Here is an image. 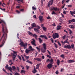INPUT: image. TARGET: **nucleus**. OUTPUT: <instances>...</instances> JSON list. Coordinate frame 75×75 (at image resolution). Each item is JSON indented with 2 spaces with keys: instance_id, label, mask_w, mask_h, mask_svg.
Here are the masks:
<instances>
[{
  "instance_id": "nucleus-21",
  "label": "nucleus",
  "mask_w": 75,
  "mask_h": 75,
  "mask_svg": "<svg viewBox=\"0 0 75 75\" xmlns=\"http://www.w3.org/2000/svg\"><path fill=\"white\" fill-rule=\"evenodd\" d=\"M8 69L11 72H12V68H11V67H9Z\"/></svg>"
},
{
  "instance_id": "nucleus-55",
  "label": "nucleus",
  "mask_w": 75,
  "mask_h": 75,
  "mask_svg": "<svg viewBox=\"0 0 75 75\" xmlns=\"http://www.w3.org/2000/svg\"><path fill=\"white\" fill-rule=\"evenodd\" d=\"M55 13L54 12V11H53L52 12V14H55Z\"/></svg>"
},
{
  "instance_id": "nucleus-4",
  "label": "nucleus",
  "mask_w": 75,
  "mask_h": 75,
  "mask_svg": "<svg viewBox=\"0 0 75 75\" xmlns=\"http://www.w3.org/2000/svg\"><path fill=\"white\" fill-rule=\"evenodd\" d=\"M13 54H11V55L13 57V62H14L15 61V59H16V57L17 56V52L15 51H13Z\"/></svg>"
},
{
  "instance_id": "nucleus-64",
  "label": "nucleus",
  "mask_w": 75,
  "mask_h": 75,
  "mask_svg": "<svg viewBox=\"0 0 75 75\" xmlns=\"http://www.w3.org/2000/svg\"><path fill=\"white\" fill-rule=\"evenodd\" d=\"M64 1H65V0H63L62 1V4H64Z\"/></svg>"
},
{
  "instance_id": "nucleus-38",
  "label": "nucleus",
  "mask_w": 75,
  "mask_h": 75,
  "mask_svg": "<svg viewBox=\"0 0 75 75\" xmlns=\"http://www.w3.org/2000/svg\"><path fill=\"white\" fill-rule=\"evenodd\" d=\"M57 43L58 45H59V46H60V47L61 46V44L60 43V42H59V41H58Z\"/></svg>"
},
{
  "instance_id": "nucleus-36",
  "label": "nucleus",
  "mask_w": 75,
  "mask_h": 75,
  "mask_svg": "<svg viewBox=\"0 0 75 75\" xmlns=\"http://www.w3.org/2000/svg\"><path fill=\"white\" fill-rule=\"evenodd\" d=\"M61 28V26H58L57 27V30H59Z\"/></svg>"
},
{
  "instance_id": "nucleus-47",
  "label": "nucleus",
  "mask_w": 75,
  "mask_h": 75,
  "mask_svg": "<svg viewBox=\"0 0 75 75\" xmlns=\"http://www.w3.org/2000/svg\"><path fill=\"white\" fill-rule=\"evenodd\" d=\"M8 67V65L7 64L6 65V67H5V68H6V69H8V67Z\"/></svg>"
},
{
  "instance_id": "nucleus-40",
  "label": "nucleus",
  "mask_w": 75,
  "mask_h": 75,
  "mask_svg": "<svg viewBox=\"0 0 75 75\" xmlns=\"http://www.w3.org/2000/svg\"><path fill=\"white\" fill-rule=\"evenodd\" d=\"M32 10H36V8L35 7H34V6H32Z\"/></svg>"
},
{
  "instance_id": "nucleus-17",
  "label": "nucleus",
  "mask_w": 75,
  "mask_h": 75,
  "mask_svg": "<svg viewBox=\"0 0 75 75\" xmlns=\"http://www.w3.org/2000/svg\"><path fill=\"white\" fill-rule=\"evenodd\" d=\"M29 49L30 51H33L34 50V49L32 48L31 46H29Z\"/></svg>"
},
{
  "instance_id": "nucleus-6",
  "label": "nucleus",
  "mask_w": 75,
  "mask_h": 75,
  "mask_svg": "<svg viewBox=\"0 0 75 75\" xmlns=\"http://www.w3.org/2000/svg\"><path fill=\"white\" fill-rule=\"evenodd\" d=\"M52 63L48 64L47 65V67L49 69H51L52 67Z\"/></svg>"
},
{
  "instance_id": "nucleus-16",
  "label": "nucleus",
  "mask_w": 75,
  "mask_h": 75,
  "mask_svg": "<svg viewBox=\"0 0 75 75\" xmlns=\"http://www.w3.org/2000/svg\"><path fill=\"white\" fill-rule=\"evenodd\" d=\"M53 9L55 11H59V8H57V7H53Z\"/></svg>"
},
{
  "instance_id": "nucleus-63",
  "label": "nucleus",
  "mask_w": 75,
  "mask_h": 75,
  "mask_svg": "<svg viewBox=\"0 0 75 75\" xmlns=\"http://www.w3.org/2000/svg\"><path fill=\"white\" fill-rule=\"evenodd\" d=\"M21 67L22 68V69H24V67L23 66H21Z\"/></svg>"
},
{
  "instance_id": "nucleus-14",
  "label": "nucleus",
  "mask_w": 75,
  "mask_h": 75,
  "mask_svg": "<svg viewBox=\"0 0 75 75\" xmlns=\"http://www.w3.org/2000/svg\"><path fill=\"white\" fill-rule=\"evenodd\" d=\"M43 17L42 16H40L39 17V20L40 21H43V19H42V18Z\"/></svg>"
},
{
  "instance_id": "nucleus-31",
  "label": "nucleus",
  "mask_w": 75,
  "mask_h": 75,
  "mask_svg": "<svg viewBox=\"0 0 75 75\" xmlns=\"http://www.w3.org/2000/svg\"><path fill=\"white\" fill-rule=\"evenodd\" d=\"M34 30L36 33L38 32L39 31V30L38 29H36V28H34Z\"/></svg>"
},
{
  "instance_id": "nucleus-43",
  "label": "nucleus",
  "mask_w": 75,
  "mask_h": 75,
  "mask_svg": "<svg viewBox=\"0 0 75 75\" xmlns=\"http://www.w3.org/2000/svg\"><path fill=\"white\" fill-rule=\"evenodd\" d=\"M64 44H65V43H68V44H69V42H68V41H67V40H66V41H64Z\"/></svg>"
},
{
  "instance_id": "nucleus-57",
  "label": "nucleus",
  "mask_w": 75,
  "mask_h": 75,
  "mask_svg": "<svg viewBox=\"0 0 75 75\" xmlns=\"http://www.w3.org/2000/svg\"><path fill=\"white\" fill-rule=\"evenodd\" d=\"M65 37H66V35H64V36L62 38L64 39L65 38Z\"/></svg>"
},
{
  "instance_id": "nucleus-39",
  "label": "nucleus",
  "mask_w": 75,
  "mask_h": 75,
  "mask_svg": "<svg viewBox=\"0 0 75 75\" xmlns=\"http://www.w3.org/2000/svg\"><path fill=\"white\" fill-rule=\"evenodd\" d=\"M71 48H74V44H72L71 45Z\"/></svg>"
},
{
  "instance_id": "nucleus-54",
  "label": "nucleus",
  "mask_w": 75,
  "mask_h": 75,
  "mask_svg": "<svg viewBox=\"0 0 75 75\" xmlns=\"http://www.w3.org/2000/svg\"><path fill=\"white\" fill-rule=\"evenodd\" d=\"M22 59L23 60V61H25V59H24V58L23 57H22Z\"/></svg>"
},
{
  "instance_id": "nucleus-12",
  "label": "nucleus",
  "mask_w": 75,
  "mask_h": 75,
  "mask_svg": "<svg viewBox=\"0 0 75 75\" xmlns=\"http://www.w3.org/2000/svg\"><path fill=\"white\" fill-rule=\"evenodd\" d=\"M53 4V2L52 1H49L48 3V6H51L52 4Z\"/></svg>"
},
{
  "instance_id": "nucleus-49",
  "label": "nucleus",
  "mask_w": 75,
  "mask_h": 75,
  "mask_svg": "<svg viewBox=\"0 0 75 75\" xmlns=\"http://www.w3.org/2000/svg\"><path fill=\"white\" fill-rule=\"evenodd\" d=\"M33 28V26L31 27H29V29L30 30H31V29H32V28Z\"/></svg>"
},
{
  "instance_id": "nucleus-44",
  "label": "nucleus",
  "mask_w": 75,
  "mask_h": 75,
  "mask_svg": "<svg viewBox=\"0 0 75 75\" xmlns=\"http://www.w3.org/2000/svg\"><path fill=\"white\" fill-rule=\"evenodd\" d=\"M18 57L19 58L20 60H21V57H20V56H19V55H18Z\"/></svg>"
},
{
  "instance_id": "nucleus-27",
  "label": "nucleus",
  "mask_w": 75,
  "mask_h": 75,
  "mask_svg": "<svg viewBox=\"0 0 75 75\" xmlns=\"http://www.w3.org/2000/svg\"><path fill=\"white\" fill-rule=\"evenodd\" d=\"M25 71L22 70H21V74H23V73H24V74H25Z\"/></svg>"
},
{
  "instance_id": "nucleus-46",
  "label": "nucleus",
  "mask_w": 75,
  "mask_h": 75,
  "mask_svg": "<svg viewBox=\"0 0 75 75\" xmlns=\"http://www.w3.org/2000/svg\"><path fill=\"white\" fill-rule=\"evenodd\" d=\"M67 7H72V5H67Z\"/></svg>"
},
{
  "instance_id": "nucleus-35",
  "label": "nucleus",
  "mask_w": 75,
  "mask_h": 75,
  "mask_svg": "<svg viewBox=\"0 0 75 75\" xmlns=\"http://www.w3.org/2000/svg\"><path fill=\"white\" fill-rule=\"evenodd\" d=\"M70 20L71 21V22L72 23H74V22H75V20L74 19H73L72 20Z\"/></svg>"
},
{
  "instance_id": "nucleus-28",
  "label": "nucleus",
  "mask_w": 75,
  "mask_h": 75,
  "mask_svg": "<svg viewBox=\"0 0 75 75\" xmlns=\"http://www.w3.org/2000/svg\"><path fill=\"white\" fill-rule=\"evenodd\" d=\"M40 64H37L36 65V69H38L39 68V66H40Z\"/></svg>"
},
{
  "instance_id": "nucleus-53",
  "label": "nucleus",
  "mask_w": 75,
  "mask_h": 75,
  "mask_svg": "<svg viewBox=\"0 0 75 75\" xmlns=\"http://www.w3.org/2000/svg\"><path fill=\"white\" fill-rule=\"evenodd\" d=\"M18 1H19L20 2H22V3H23V0H18Z\"/></svg>"
},
{
  "instance_id": "nucleus-58",
  "label": "nucleus",
  "mask_w": 75,
  "mask_h": 75,
  "mask_svg": "<svg viewBox=\"0 0 75 75\" xmlns=\"http://www.w3.org/2000/svg\"><path fill=\"white\" fill-rule=\"evenodd\" d=\"M15 75H20L19 74L17 73H16L15 74H14Z\"/></svg>"
},
{
  "instance_id": "nucleus-5",
  "label": "nucleus",
  "mask_w": 75,
  "mask_h": 75,
  "mask_svg": "<svg viewBox=\"0 0 75 75\" xmlns=\"http://www.w3.org/2000/svg\"><path fill=\"white\" fill-rule=\"evenodd\" d=\"M52 37L54 39H55L56 38H58L59 37V35L57 33H55L53 34Z\"/></svg>"
},
{
  "instance_id": "nucleus-56",
  "label": "nucleus",
  "mask_w": 75,
  "mask_h": 75,
  "mask_svg": "<svg viewBox=\"0 0 75 75\" xmlns=\"http://www.w3.org/2000/svg\"><path fill=\"white\" fill-rule=\"evenodd\" d=\"M63 14H66V11H65V10H64V11L63 12Z\"/></svg>"
},
{
  "instance_id": "nucleus-1",
  "label": "nucleus",
  "mask_w": 75,
  "mask_h": 75,
  "mask_svg": "<svg viewBox=\"0 0 75 75\" xmlns=\"http://www.w3.org/2000/svg\"><path fill=\"white\" fill-rule=\"evenodd\" d=\"M3 28H2V31L3 32V33H4L3 35V36H2V37H4V41L5 40V38L6 36H7V34H6V33H7V28H6V30H5L4 29V26H3V25H2Z\"/></svg>"
},
{
  "instance_id": "nucleus-48",
  "label": "nucleus",
  "mask_w": 75,
  "mask_h": 75,
  "mask_svg": "<svg viewBox=\"0 0 75 75\" xmlns=\"http://www.w3.org/2000/svg\"><path fill=\"white\" fill-rule=\"evenodd\" d=\"M50 62V60L49 59H48L46 60V62Z\"/></svg>"
},
{
  "instance_id": "nucleus-60",
  "label": "nucleus",
  "mask_w": 75,
  "mask_h": 75,
  "mask_svg": "<svg viewBox=\"0 0 75 75\" xmlns=\"http://www.w3.org/2000/svg\"><path fill=\"white\" fill-rule=\"evenodd\" d=\"M29 68H30V67L28 66H26V68L27 69H29Z\"/></svg>"
},
{
  "instance_id": "nucleus-51",
  "label": "nucleus",
  "mask_w": 75,
  "mask_h": 75,
  "mask_svg": "<svg viewBox=\"0 0 75 75\" xmlns=\"http://www.w3.org/2000/svg\"><path fill=\"white\" fill-rule=\"evenodd\" d=\"M16 11L17 13H18V14H19V13H20V11H19L18 10H16Z\"/></svg>"
},
{
  "instance_id": "nucleus-7",
  "label": "nucleus",
  "mask_w": 75,
  "mask_h": 75,
  "mask_svg": "<svg viewBox=\"0 0 75 75\" xmlns=\"http://www.w3.org/2000/svg\"><path fill=\"white\" fill-rule=\"evenodd\" d=\"M64 48H68V49H71V46L69 45H65Z\"/></svg>"
},
{
  "instance_id": "nucleus-19",
  "label": "nucleus",
  "mask_w": 75,
  "mask_h": 75,
  "mask_svg": "<svg viewBox=\"0 0 75 75\" xmlns=\"http://www.w3.org/2000/svg\"><path fill=\"white\" fill-rule=\"evenodd\" d=\"M69 27L70 28H75V27H74V26L73 25H69Z\"/></svg>"
},
{
  "instance_id": "nucleus-9",
  "label": "nucleus",
  "mask_w": 75,
  "mask_h": 75,
  "mask_svg": "<svg viewBox=\"0 0 75 75\" xmlns=\"http://www.w3.org/2000/svg\"><path fill=\"white\" fill-rule=\"evenodd\" d=\"M29 35H30L32 36H33V37H35V38L37 37V35L35 34H34V35L31 32H29Z\"/></svg>"
},
{
  "instance_id": "nucleus-32",
  "label": "nucleus",
  "mask_w": 75,
  "mask_h": 75,
  "mask_svg": "<svg viewBox=\"0 0 75 75\" xmlns=\"http://www.w3.org/2000/svg\"><path fill=\"white\" fill-rule=\"evenodd\" d=\"M4 23L5 24H6V23L3 20H1V21H0V24L1 23Z\"/></svg>"
},
{
  "instance_id": "nucleus-52",
  "label": "nucleus",
  "mask_w": 75,
  "mask_h": 75,
  "mask_svg": "<svg viewBox=\"0 0 75 75\" xmlns=\"http://www.w3.org/2000/svg\"><path fill=\"white\" fill-rule=\"evenodd\" d=\"M47 51L49 54V55H51V52H50L49 51H48V50H47Z\"/></svg>"
},
{
  "instance_id": "nucleus-23",
  "label": "nucleus",
  "mask_w": 75,
  "mask_h": 75,
  "mask_svg": "<svg viewBox=\"0 0 75 75\" xmlns=\"http://www.w3.org/2000/svg\"><path fill=\"white\" fill-rule=\"evenodd\" d=\"M39 39V41L40 42V43H42V40L41 39V38H38Z\"/></svg>"
},
{
  "instance_id": "nucleus-18",
  "label": "nucleus",
  "mask_w": 75,
  "mask_h": 75,
  "mask_svg": "<svg viewBox=\"0 0 75 75\" xmlns=\"http://www.w3.org/2000/svg\"><path fill=\"white\" fill-rule=\"evenodd\" d=\"M34 59L35 60H37L38 61H40L41 60V59H40L39 58H34Z\"/></svg>"
},
{
  "instance_id": "nucleus-37",
  "label": "nucleus",
  "mask_w": 75,
  "mask_h": 75,
  "mask_svg": "<svg viewBox=\"0 0 75 75\" xmlns=\"http://www.w3.org/2000/svg\"><path fill=\"white\" fill-rule=\"evenodd\" d=\"M54 61V60L52 59H51V60H50V62L51 64L52 63V62Z\"/></svg>"
},
{
  "instance_id": "nucleus-11",
  "label": "nucleus",
  "mask_w": 75,
  "mask_h": 75,
  "mask_svg": "<svg viewBox=\"0 0 75 75\" xmlns=\"http://www.w3.org/2000/svg\"><path fill=\"white\" fill-rule=\"evenodd\" d=\"M13 62V60H9V65H10V66H11V65H12V64H14V63Z\"/></svg>"
},
{
  "instance_id": "nucleus-22",
  "label": "nucleus",
  "mask_w": 75,
  "mask_h": 75,
  "mask_svg": "<svg viewBox=\"0 0 75 75\" xmlns=\"http://www.w3.org/2000/svg\"><path fill=\"white\" fill-rule=\"evenodd\" d=\"M42 29H43V30L45 31H46V30H47V28L44 27V26H43L42 27Z\"/></svg>"
},
{
  "instance_id": "nucleus-3",
  "label": "nucleus",
  "mask_w": 75,
  "mask_h": 75,
  "mask_svg": "<svg viewBox=\"0 0 75 75\" xmlns=\"http://www.w3.org/2000/svg\"><path fill=\"white\" fill-rule=\"evenodd\" d=\"M43 45V48H43L41 49L42 52L44 53L46 52V50H47V47L46 46V44L45 43H44L42 45Z\"/></svg>"
},
{
  "instance_id": "nucleus-45",
  "label": "nucleus",
  "mask_w": 75,
  "mask_h": 75,
  "mask_svg": "<svg viewBox=\"0 0 75 75\" xmlns=\"http://www.w3.org/2000/svg\"><path fill=\"white\" fill-rule=\"evenodd\" d=\"M61 57H62L63 58H64V54H62L60 56Z\"/></svg>"
},
{
  "instance_id": "nucleus-50",
  "label": "nucleus",
  "mask_w": 75,
  "mask_h": 75,
  "mask_svg": "<svg viewBox=\"0 0 75 75\" xmlns=\"http://www.w3.org/2000/svg\"><path fill=\"white\" fill-rule=\"evenodd\" d=\"M50 40L52 42V43L54 42V40H53V39H52V38H51L50 39Z\"/></svg>"
},
{
  "instance_id": "nucleus-25",
  "label": "nucleus",
  "mask_w": 75,
  "mask_h": 75,
  "mask_svg": "<svg viewBox=\"0 0 75 75\" xmlns=\"http://www.w3.org/2000/svg\"><path fill=\"white\" fill-rule=\"evenodd\" d=\"M31 25L32 26V27H36V24H35V23H33Z\"/></svg>"
},
{
  "instance_id": "nucleus-59",
  "label": "nucleus",
  "mask_w": 75,
  "mask_h": 75,
  "mask_svg": "<svg viewBox=\"0 0 75 75\" xmlns=\"http://www.w3.org/2000/svg\"><path fill=\"white\" fill-rule=\"evenodd\" d=\"M47 19H48V20H49L51 18L50 16H48L47 18Z\"/></svg>"
},
{
  "instance_id": "nucleus-2",
  "label": "nucleus",
  "mask_w": 75,
  "mask_h": 75,
  "mask_svg": "<svg viewBox=\"0 0 75 75\" xmlns=\"http://www.w3.org/2000/svg\"><path fill=\"white\" fill-rule=\"evenodd\" d=\"M21 43L19 44V45H21L22 47H23L25 49L27 48V43H25V44H24V43L22 41V40L20 39Z\"/></svg>"
},
{
  "instance_id": "nucleus-13",
  "label": "nucleus",
  "mask_w": 75,
  "mask_h": 75,
  "mask_svg": "<svg viewBox=\"0 0 75 75\" xmlns=\"http://www.w3.org/2000/svg\"><path fill=\"white\" fill-rule=\"evenodd\" d=\"M75 62V61L71 60H69L67 61V62L69 63H72Z\"/></svg>"
},
{
  "instance_id": "nucleus-26",
  "label": "nucleus",
  "mask_w": 75,
  "mask_h": 75,
  "mask_svg": "<svg viewBox=\"0 0 75 75\" xmlns=\"http://www.w3.org/2000/svg\"><path fill=\"white\" fill-rule=\"evenodd\" d=\"M57 64L58 65H59V64H60V61H59V59H58L57 60Z\"/></svg>"
},
{
  "instance_id": "nucleus-29",
  "label": "nucleus",
  "mask_w": 75,
  "mask_h": 75,
  "mask_svg": "<svg viewBox=\"0 0 75 75\" xmlns=\"http://www.w3.org/2000/svg\"><path fill=\"white\" fill-rule=\"evenodd\" d=\"M32 71L34 74H35V73H36V72H37V71H36V70L35 69V68Z\"/></svg>"
},
{
  "instance_id": "nucleus-62",
  "label": "nucleus",
  "mask_w": 75,
  "mask_h": 75,
  "mask_svg": "<svg viewBox=\"0 0 75 75\" xmlns=\"http://www.w3.org/2000/svg\"><path fill=\"white\" fill-rule=\"evenodd\" d=\"M33 17H34V18H37L36 17V15H34L33 16Z\"/></svg>"
},
{
  "instance_id": "nucleus-30",
  "label": "nucleus",
  "mask_w": 75,
  "mask_h": 75,
  "mask_svg": "<svg viewBox=\"0 0 75 75\" xmlns=\"http://www.w3.org/2000/svg\"><path fill=\"white\" fill-rule=\"evenodd\" d=\"M69 31V34H72V31L70 29H69L68 30Z\"/></svg>"
},
{
  "instance_id": "nucleus-24",
  "label": "nucleus",
  "mask_w": 75,
  "mask_h": 75,
  "mask_svg": "<svg viewBox=\"0 0 75 75\" xmlns=\"http://www.w3.org/2000/svg\"><path fill=\"white\" fill-rule=\"evenodd\" d=\"M12 68L13 69V71H15L16 69V68L15 67V66H13L12 67Z\"/></svg>"
},
{
  "instance_id": "nucleus-20",
  "label": "nucleus",
  "mask_w": 75,
  "mask_h": 75,
  "mask_svg": "<svg viewBox=\"0 0 75 75\" xmlns=\"http://www.w3.org/2000/svg\"><path fill=\"white\" fill-rule=\"evenodd\" d=\"M70 12L71 14L72 15H74V14H75V11H74L73 12L70 11Z\"/></svg>"
},
{
  "instance_id": "nucleus-10",
  "label": "nucleus",
  "mask_w": 75,
  "mask_h": 75,
  "mask_svg": "<svg viewBox=\"0 0 75 75\" xmlns=\"http://www.w3.org/2000/svg\"><path fill=\"white\" fill-rule=\"evenodd\" d=\"M40 37H41V38H44L46 40H47L48 38L47 37V36L45 35H41Z\"/></svg>"
},
{
  "instance_id": "nucleus-41",
  "label": "nucleus",
  "mask_w": 75,
  "mask_h": 75,
  "mask_svg": "<svg viewBox=\"0 0 75 75\" xmlns=\"http://www.w3.org/2000/svg\"><path fill=\"white\" fill-rule=\"evenodd\" d=\"M54 45L55 47H56V48H57V47H58V46H57V45L56 43H54Z\"/></svg>"
},
{
  "instance_id": "nucleus-15",
  "label": "nucleus",
  "mask_w": 75,
  "mask_h": 75,
  "mask_svg": "<svg viewBox=\"0 0 75 75\" xmlns=\"http://www.w3.org/2000/svg\"><path fill=\"white\" fill-rule=\"evenodd\" d=\"M31 51L30 50L26 49L25 50V52L27 54H29L30 52Z\"/></svg>"
},
{
  "instance_id": "nucleus-34",
  "label": "nucleus",
  "mask_w": 75,
  "mask_h": 75,
  "mask_svg": "<svg viewBox=\"0 0 75 75\" xmlns=\"http://www.w3.org/2000/svg\"><path fill=\"white\" fill-rule=\"evenodd\" d=\"M26 62H28V63H30V64H32V62H30L28 60L27 61H26Z\"/></svg>"
},
{
  "instance_id": "nucleus-42",
  "label": "nucleus",
  "mask_w": 75,
  "mask_h": 75,
  "mask_svg": "<svg viewBox=\"0 0 75 75\" xmlns=\"http://www.w3.org/2000/svg\"><path fill=\"white\" fill-rule=\"evenodd\" d=\"M4 41H3V42L2 43V44L0 45V47H3V46L4 45Z\"/></svg>"
},
{
  "instance_id": "nucleus-61",
  "label": "nucleus",
  "mask_w": 75,
  "mask_h": 75,
  "mask_svg": "<svg viewBox=\"0 0 75 75\" xmlns=\"http://www.w3.org/2000/svg\"><path fill=\"white\" fill-rule=\"evenodd\" d=\"M64 71V69H62L61 70V72H62Z\"/></svg>"
},
{
  "instance_id": "nucleus-8",
  "label": "nucleus",
  "mask_w": 75,
  "mask_h": 75,
  "mask_svg": "<svg viewBox=\"0 0 75 75\" xmlns=\"http://www.w3.org/2000/svg\"><path fill=\"white\" fill-rule=\"evenodd\" d=\"M32 40H33V41H31V44H32L33 45H35V46H36V45L35 44V40L34 39H33Z\"/></svg>"
},
{
  "instance_id": "nucleus-33",
  "label": "nucleus",
  "mask_w": 75,
  "mask_h": 75,
  "mask_svg": "<svg viewBox=\"0 0 75 75\" xmlns=\"http://www.w3.org/2000/svg\"><path fill=\"white\" fill-rule=\"evenodd\" d=\"M24 56L25 58H26V59H29V56H27L25 55H24Z\"/></svg>"
}]
</instances>
